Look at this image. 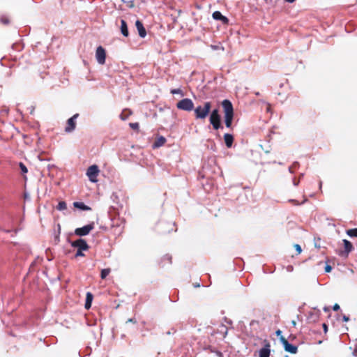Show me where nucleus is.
Masks as SVG:
<instances>
[{"instance_id": "nucleus-21", "label": "nucleus", "mask_w": 357, "mask_h": 357, "mask_svg": "<svg viewBox=\"0 0 357 357\" xmlns=\"http://www.w3.org/2000/svg\"><path fill=\"white\" fill-rule=\"evenodd\" d=\"M166 142V139L162 137V136H160V137L158 138V139L154 142V145L153 146L154 147H160L161 146H162Z\"/></svg>"}, {"instance_id": "nucleus-49", "label": "nucleus", "mask_w": 357, "mask_h": 357, "mask_svg": "<svg viewBox=\"0 0 357 357\" xmlns=\"http://www.w3.org/2000/svg\"><path fill=\"white\" fill-rule=\"evenodd\" d=\"M286 2H288V3H294L296 0H284Z\"/></svg>"}, {"instance_id": "nucleus-5", "label": "nucleus", "mask_w": 357, "mask_h": 357, "mask_svg": "<svg viewBox=\"0 0 357 357\" xmlns=\"http://www.w3.org/2000/svg\"><path fill=\"white\" fill-rule=\"evenodd\" d=\"M79 116V114H74L72 117L68 119L66 126L65 127V132L70 133L75 130L76 128V120Z\"/></svg>"}, {"instance_id": "nucleus-53", "label": "nucleus", "mask_w": 357, "mask_h": 357, "mask_svg": "<svg viewBox=\"0 0 357 357\" xmlns=\"http://www.w3.org/2000/svg\"><path fill=\"white\" fill-rule=\"evenodd\" d=\"M324 311H327V310H328V307H325L324 308Z\"/></svg>"}, {"instance_id": "nucleus-6", "label": "nucleus", "mask_w": 357, "mask_h": 357, "mask_svg": "<svg viewBox=\"0 0 357 357\" xmlns=\"http://www.w3.org/2000/svg\"><path fill=\"white\" fill-rule=\"evenodd\" d=\"M94 228V222H91L82 227L77 228L75 230V234L79 236H84L89 234V232Z\"/></svg>"}, {"instance_id": "nucleus-39", "label": "nucleus", "mask_w": 357, "mask_h": 357, "mask_svg": "<svg viewBox=\"0 0 357 357\" xmlns=\"http://www.w3.org/2000/svg\"><path fill=\"white\" fill-rule=\"evenodd\" d=\"M126 323H133V324H136L137 323V321L135 318H130V319H128V321H126Z\"/></svg>"}, {"instance_id": "nucleus-41", "label": "nucleus", "mask_w": 357, "mask_h": 357, "mask_svg": "<svg viewBox=\"0 0 357 357\" xmlns=\"http://www.w3.org/2000/svg\"><path fill=\"white\" fill-rule=\"evenodd\" d=\"M349 320V317L348 316H347V315H345V314H344V315L342 316V321H343L347 322V321H348Z\"/></svg>"}, {"instance_id": "nucleus-32", "label": "nucleus", "mask_w": 357, "mask_h": 357, "mask_svg": "<svg viewBox=\"0 0 357 357\" xmlns=\"http://www.w3.org/2000/svg\"><path fill=\"white\" fill-rule=\"evenodd\" d=\"M294 248L298 254H300L302 252V248L298 244H295Z\"/></svg>"}, {"instance_id": "nucleus-36", "label": "nucleus", "mask_w": 357, "mask_h": 357, "mask_svg": "<svg viewBox=\"0 0 357 357\" xmlns=\"http://www.w3.org/2000/svg\"><path fill=\"white\" fill-rule=\"evenodd\" d=\"M332 270L331 266L326 264L325 266V272L326 273H330Z\"/></svg>"}, {"instance_id": "nucleus-27", "label": "nucleus", "mask_w": 357, "mask_h": 357, "mask_svg": "<svg viewBox=\"0 0 357 357\" xmlns=\"http://www.w3.org/2000/svg\"><path fill=\"white\" fill-rule=\"evenodd\" d=\"M171 93L172 94H180L181 96H183L184 94L180 89H174L171 90Z\"/></svg>"}, {"instance_id": "nucleus-31", "label": "nucleus", "mask_w": 357, "mask_h": 357, "mask_svg": "<svg viewBox=\"0 0 357 357\" xmlns=\"http://www.w3.org/2000/svg\"><path fill=\"white\" fill-rule=\"evenodd\" d=\"M211 47L213 50H224V47L222 46H220V45H212L211 46Z\"/></svg>"}, {"instance_id": "nucleus-22", "label": "nucleus", "mask_w": 357, "mask_h": 357, "mask_svg": "<svg viewBox=\"0 0 357 357\" xmlns=\"http://www.w3.org/2000/svg\"><path fill=\"white\" fill-rule=\"evenodd\" d=\"M131 114H132L131 111H130L129 109H126L123 110V112L120 114V118L121 119V120L125 121V120H126L128 118V116Z\"/></svg>"}, {"instance_id": "nucleus-12", "label": "nucleus", "mask_w": 357, "mask_h": 357, "mask_svg": "<svg viewBox=\"0 0 357 357\" xmlns=\"http://www.w3.org/2000/svg\"><path fill=\"white\" fill-rule=\"evenodd\" d=\"M343 244H344V250L342 251L340 253V255L341 256H347L349 255V253L351 252L354 250V246H353L352 243L347 239L343 240Z\"/></svg>"}, {"instance_id": "nucleus-38", "label": "nucleus", "mask_w": 357, "mask_h": 357, "mask_svg": "<svg viewBox=\"0 0 357 357\" xmlns=\"http://www.w3.org/2000/svg\"><path fill=\"white\" fill-rule=\"evenodd\" d=\"M176 331V329L174 327H172L171 328V331H169L166 333L167 335H171L172 333H175Z\"/></svg>"}, {"instance_id": "nucleus-52", "label": "nucleus", "mask_w": 357, "mask_h": 357, "mask_svg": "<svg viewBox=\"0 0 357 357\" xmlns=\"http://www.w3.org/2000/svg\"><path fill=\"white\" fill-rule=\"evenodd\" d=\"M321 185H322V182L320 181V183H319V188H321Z\"/></svg>"}, {"instance_id": "nucleus-23", "label": "nucleus", "mask_w": 357, "mask_h": 357, "mask_svg": "<svg viewBox=\"0 0 357 357\" xmlns=\"http://www.w3.org/2000/svg\"><path fill=\"white\" fill-rule=\"evenodd\" d=\"M66 208H67V205H66V202H64V201H60L56 207V208L58 211H63V210L66 209Z\"/></svg>"}, {"instance_id": "nucleus-45", "label": "nucleus", "mask_w": 357, "mask_h": 357, "mask_svg": "<svg viewBox=\"0 0 357 357\" xmlns=\"http://www.w3.org/2000/svg\"><path fill=\"white\" fill-rule=\"evenodd\" d=\"M275 333H276V335H277V336H280V338L281 337V336H282V331H281L280 330H278V331L275 332Z\"/></svg>"}, {"instance_id": "nucleus-17", "label": "nucleus", "mask_w": 357, "mask_h": 357, "mask_svg": "<svg viewBox=\"0 0 357 357\" xmlns=\"http://www.w3.org/2000/svg\"><path fill=\"white\" fill-rule=\"evenodd\" d=\"M224 140L227 148H231L234 142V136L231 134L226 133L224 135Z\"/></svg>"}, {"instance_id": "nucleus-9", "label": "nucleus", "mask_w": 357, "mask_h": 357, "mask_svg": "<svg viewBox=\"0 0 357 357\" xmlns=\"http://www.w3.org/2000/svg\"><path fill=\"white\" fill-rule=\"evenodd\" d=\"M71 245L72 247L76 248L77 250H87L89 249V245L86 241L82 238H79L75 241L71 242Z\"/></svg>"}, {"instance_id": "nucleus-10", "label": "nucleus", "mask_w": 357, "mask_h": 357, "mask_svg": "<svg viewBox=\"0 0 357 357\" xmlns=\"http://www.w3.org/2000/svg\"><path fill=\"white\" fill-rule=\"evenodd\" d=\"M175 226V223L173 222H161L158 225V229L161 230V232L163 234L169 233L171 231L174 230V227Z\"/></svg>"}, {"instance_id": "nucleus-15", "label": "nucleus", "mask_w": 357, "mask_h": 357, "mask_svg": "<svg viewBox=\"0 0 357 357\" xmlns=\"http://www.w3.org/2000/svg\"><path fill=\"white\" fill-rule=\"evenodd\" d=\"M270 353V344L267 343L259 351V357H269Z\"/></svg>"}, {"instance_id": "nucleus-56", "label": "nucleus", "mask_w": 357, "mask_h": 357, "mask_svg": "<svg viewBox=\"0 0 357 357\" xmlns=\"http://www.w3.org/2000/svg\"><path fill=\"white\" fill-rule=\"evenodd\" d=\"M195 287H199V284H195Z\"/></svg>"}, {"instance_id": "nucleus-44", "label": "nucleus", "mask_w": 357, "mask_h": 357, "mask_svg": "<svg viewBox=\"0 0 357 357\" xmlns=\"http://www.w3.org/2000/svg\"><path fill=\"white\" fill-rule=\"evenodd\" d=\"M322 326H323V328H324V332H325V333H326V332H327V331H328V326H327V324H325V323H324V324H322Z\"/></svg>"}, {"instance_id": "nucleus-28", "label": "nucleus", "mask_w": 357, "mask_h": 357, "mask_svg": "<svg viewBox=\"0 0 357 357\" xmlns=\"http://www.w3.org/2000/svg\"><path fill=\"white\" fill-rule=\"evenodd\" d=\"M0 21L3 24H8L9 23V19L7 16L3 15L0 17Z\"/></svg>"}, {"instance_id": "nucleus-3", "label": "nucleus", "mask_w": 357, "mask_h": 357, "mask_svg": "<svg viewBox=\"0 0 357 357\" xmlns=\"http://www.w3.org/2000/svg\"><path fill=\"white\" fill-rule=\"evenodd\" d=\"M176 107L178 109L190 112L194 109V103L190 98H183L176 103Z\"/></svg>"}, {"instance_id": "nucleus-4", "label": "nucleus", "mask_w": 357, "mask_h": 357, "mask_svg": "<svg viewBox=\"0 0 357 357\" xmlns=\"http://www.w3.org/2000/svg\"><path fill=\"white\" fill-rule=\"evenodd\" d=\"M99 172L100 171L98 167L96 165H93L87 169L86 176H88L91 182H97V176L98 175Z\"/></svg>"}, {"instance_id": "nucleus-7", "label": "nucleus", "mask_w": 357, "mask_h": 357, "mask_svg": "<svg viewBox=\"0 0 357 357\" xmlns=\"http://www.w3.org/2000/svg\"><path fill=\"white\" fill-rule=\"evenodd\" d=\"M281 343L282 344L284 349L286 351L291 354H296L298 351L297 346L289 343L283 336L280 338Z\"/></svg>"}, {"instance_id": "nucleus-13", "label": "nucleus", "mask_w": 357, "mask_h": 357, "mask_svg": "<svg viewBox=\"0 0 357 357\" xmlns=\"http://www.w3.org/2000/svg\"><path fill=\"white\" fill-rule=\"evenodd\" d=\"M212 17L215 20L221 21L224 24H227L229 23V19L224 16L220 11L213 12Z\"/></svg>"}, {"instance_id": "nucleus-26", "label": "nucleus", "mask_w": 357, "mask_h": 357, "mask_svg": "<svg viewBox=\"0 0 357 357\" xmlns=\"http://www.w3.org/2000/svg\"><path fill=\"white\" fill-rule=\"evenodd\" d=\"M19 167L20 168V170L21 172L23 173V174H26L28 172V169H27V167H26V165L23 163V162H20L19 163Z\"/></svg>"}, {"instance_id": "nucleus-46", "label": "nucleus", "mask_w": 357, "mask_h": 357, "mask_svg": "<svg viewBox=\"0 0 357 357\" xmlns=\"http://www.w3.org/2000/svg\"><path fill=\"white\" fill-rule=\"evenodd\" d=\"M222 328L225 330V333H224L225 336V335L227 334V331H228V330H227V327H226V326H222Z\"/></svg>"}, {"instance_id": "nucleus-34", "label": "nucleus", "mask_w": 357, "mask_h": 357, "mask_svg": "<svg viewBox=\"0 0 357 357\" xmlns=\"http://www.w3.org/2000/svg\"><path fill=\"white\" fill-rule=\"evenodd\" d=\"M162 260H167L170 264L172 263V257L169 255H165Z\"/></svg>"}, {"instance_id": "nucleus-57", "label": "nucleus", "mask_w": 357, "mask_h": 357, "mask_svg": "<svg viewBox=\"0 0 357 357\" xmlns=\"http://www.w3.org/2000/svg\"><path fill=\"white\" fill-rule=\"evenodd\" d=\"M195 287H199V284H195Z\"/></svg>"}, {"instance_id": "nucleus-11", "label": "nucleus", "mask_w": 357, "mask_h": 357, "mask_svg": "<svg viewBox=\"0 0 357 357\" xmlns=\"http://www.w3.org/2000/svg\"><path fill=\"white\" fill-rule=\"evenodd\" d=\"M222 106L224 109L225 114H234V107L230 100L225 99L222 102Z\"/></svg>"}, {"instance_id": "nucleus-16", "label": "nucleus", "mask_w": 357, "mask_h": 357, "mask_svg": "<svg viewBox=\"0 0 357 357\" xmlns=\"http://www.w3.org/2000/svg\"><path fill=\"white\" fill-rule=\"evenodd\" d=\"M120 29H121V33L123 36L128 37L129 36L128 28V25H127L126 20H121Z\"/></svg>"}, {"instance_id": "nucleus-1", "label": "nucleus", "mask_w": 357, "mask_h": 357, "mask_svg": "<svg viewBox=\"0 0 357 357\" xmlns=\"http://www.w3.org/2000/svg\"><path fill=\"white\" fill-rule=\"evenodd\" d=\"M211 109V103L210 102H205L203 106L199 105L194 108L196 119H204L210 113Z\"/></svg>"}, {"instance_id": "nucleus-30", "label": "nucleus", "mask_w": 357, "mask_h": 357, "mask_svg": "<svg viewBox=\"0 0 357 357\" xmlns=\"http://www.w3.org/2000/svg\"><path fill=\"white\" fill-rule=\"evenodd\" d=\"M129 126L133 130H138L139 128L138 123H130Z\"/></svg>"}, {"instance_id": "nucleus-58", "label": "nucleus", "mask_w": 357, "mask_h": 357, "mask_svg": "<svg viewBox=\"0 0 357 357\" xmlns=\"http://www.w3.org/2000/svg\"><path fill=\"white\" fill-rule=\"evenodd\" d=\"M6 232L9 233V232H10V230H6Z\"/></svg>"}, {"instance_id": "nucleus-18", "label": "nucleus", "mask_w": 357, "mask_h": 357, "mask_svg": "<svg viewBox=\"0 0 357 357\" xmlns=\"http://www.w3.org/2000/svg\"><path fill=\"white\" fill-rule=\"evenodd\" d=\"M73 206L75 208L80 210V211H90L91 208L86 205L84 202H73Z\"/></svg>"}, {"instance_id": "nucleus-51", "label": "nucleus", "mask_w": 357, "mask_h": 357, "mask_svg": "<svg viewBox=\"0 0 357 357\" xmlns=\"http://www.w3.org/2000/svg\"><path fill=\"white\" fill-rule=\"evenodd\" d=\"M303 176H304V174L303 173L300 174V178H303Z\"/></svg>"}, {"instance_id": "nucleus-42", "label": "nucleus", "mask_w": 357, "mask_h": 357, "mask_svg": "<svg viewBox=\"0 0 357 357\" xmlns=\"http://www.w3.org/2000/svg\"><path fill=\"white\" fill-rule=\"evenodd\" d=\"M300 181H296L295 178L293 179V184L294 186H298L299 184Z\"/></svg>"}, {"instance_id": "nucleus-14", "label": "nucleus", "mask_w": 357, "mask_h": 357, "mask_svg": "<svg viewBox=\"0 0 357 357\" xmlns=\"http://www.w3.org/2000/svg\"><path fill=\"white\" fill-rule=\"evenodd\" d=\"M135 26L137 29L139 36L141 38H144L146 36V31L140 20H137L135 22Z\"/></svg>"}, {"instance_id": "nucleus-25", "label": "nucleus", "mask_w": 357, "mask_h": 357, "mask_svg": "<svg viewBox=\"0 0 357 357\" xmlns=\"http://www.w3.org/2000/svg\"><path fill=\"white\" fill-rule=\"evenodd\" d=\"M111 270L110 268H104L101 271L100 278L102 279L106 278V277L109 274Z\"/></svg>"}, {"instance_id": "nucleus-54", "label": "nucleus", "mask_w": 357, "mask_h": 357, "mask_svg": "<svg viewBox=\"0 0 357 357\" xmlns=\"http://www.w3.org/2000/svg\"><path fill=\"white\" fill-rule=\"evenodd\" d=\"M292 324L295 326V325H296V321H292Z\"/></svg>"}, {"instance_id": "nucleus-19", "label": "nucleus", "mask_w": 357, "mask_h": 357, "mask_svg": "<svg viewBox=\"0 0 357 357\" xmlns=\"http://www.w3.org/2000/svg\"><path fill=\"white\" fill-rule=\"evenodd\" d=\"M93 296L91 292H87L86 296L85 308L89 309L91 307Z\"/></svg>"}, {"instance_id": "nucleus-2", "label": "nucleus", "mask_w": 357, "mask_h": 357, "mask_svg": "<svg viewBox=\"0 0 357 357\" xmlns=\"http://www.w3.org/2000/svg\"><path fill=\"white\" fill-rule=\"evenodd\" d=\"M209 121L213 129L218 130L223 128L221 123V116L219 114L218 109H214L211 112Z\"/></svg>"}, {"instance_id": "nucleus-55", "label": "nucleus", "mask_w": 357, "mask_h": 357, "mask_svg": "<svg viewBox=\"0 0 357 357\" xmlns=\"http://www.w3.org/2000/svg\"><path fill=\"white\" fill-rule=\"evenodd\" d=\"M58 227H59V230L60 231V229H61L60 225H58Z\"/></svg>"}, {"instance_id": "nucleus-24", "label": "nucleus", "mask_w": 357, "mask_h": 357, "mask_svg": "<svg viewBox=\"0 0 357 357\" xmlns=\"http://www.w3.org/2000/svg\"><path fill=\"white\" fill-rule=\"evenodd\" d=\"M347 234L350 237H357V228L347 230Z\"/></svg>"}, {"instance_id": "nucleus-20", "label": "nucleus", "mask_w": 357, "mask_h": 357, "mask_svg": "<svg viewBox=\"0 0 357 357\" xmlns=\"http://www.w3.org/2000/svg\"><path fill=\"white\" fill-rule=\"evenodd\" d=\"M233 119L234 114H225V123L227 128H230L231 127Z\"/></svg>"}, {"instance_id": "nucleus-8", "label": "nucleus", "mask_w": 357, "mask_h": 357, "mask_svg": "<svg viewBox=\"0 0 357 357\" xmlns=\"http://www.w3.org/2000/svg\"><path fill=\"white\" fill-rule=\"evenodd\" d=\"M96 59L97 62L100 65H103L105 63L106 52L102 46H98L97 47L96 51Z\"/></svg>"}, {"instance_id": "nucleus-33", "label": "nucleus", "mask_w": 357, "mask_h": 357, "mask_svg": "<svg viewBox=\"0 0 357 357\" xmlns=\"http://www.w3.org/2000/svg\"><path fill=\"white\" fill-rule=\"evenodd\" d=\"M83 251L84 250H77L75 257H83L84 255V253H83Z\"/></svg>"}, {"instance_id": "nucleus-43", "label": "nucleus", "mask_w": 357, "mask_h": 357, "mask_svg": "<svg viewBox=\"0 0 357 357\" xmlns=\"http://www.w3.org/2000/svg\"><path fill=\"white\" fill-rule=\"evenodd\" d=\"M298 166H299L298 162H294L291 167H292V168H297Z\"/></svg>"}, {"instance_id": "nucleus-48", "label": "nucleus", "mask_w": 357, "mask_h": 357, "mask_svg": "<svg viewBox=\"0 0 357 357\" xmlns=\"http://www.w3.org/2000/svg\"><path fill=\"white\" fill-rule=\"evenodd\" d=\"M289 172L291 174H293V173H294V171H293V168H292V167H289Z\"/></svg>"}, {"instance_id": "nucleus-40", "label": "nucleus", "mask_w": 357, "mask_h": 357, "mask_svg": "<svg viewBox=\"0 0 357 357\" xmlns=\"http://www.w3.org/2000/svg\"><path fill=\"white\" fill-rule=\"evenodd\" d=\"M333 310L334 311H337V310H340V305H339L338 304L335 303V304L333 305Z\"/></svg>"}, {"instance_id": "nucleus-47", "label": "nucleus", "mask_w": 357, "mask_h": 357, "mask_svg": "<svg viewBox=\"0 0 357 357\" xmlns=\"http://www.w3.org/2000/svg\"><path fill=\"white\" fill-rule=\"evenodd\" d=\"M293 270V266H287V271H291Z\"/></svg>"}, {"instance_id": "nucleus-29", "label": "nucleus", "mask_w": 357, "mask_h": 357, "mask_svg": "<svg viewBox=\"0 0 357 357\" xmlns=\"http://www.w3.org/2000/svg\"><path fill=\"white\" fill-rule=\"evenodd\" d=\"M307 201V199H305L301 203L298 202L297 200L296 199H289V202L295 204V205H301V204H303L304 203H305Z\"/></svg>"}, {"instance_id": "nucleus-35", "label": "nucleus", "mask_w": 357, "mask_h": 357, "mask_svg": "<svg viewBox=\"0 0 357 357\" xmlns=\"http://www.w3.org/2000/svg\"><path fill=\"white\" fill-rule=\"evenodd\" d=\"M314 246L317 248H319L321 246L319 244H318V241H319L321 240V238L319 237H318L317 238L316 237H314Z\"/></svg>"}, {"instance_id": "nucleus-37", "label": "nucleus", "mask_w": 357, "mask_h": 357, "mask_svg": "<svg viewBox=\"0 0 357 357\" xmlns=\"http://www.w3.org/2000/svg\"><path fill=\"white\" fill-rule=\"evenodd\" d=\"M20 46V44L18 43H14L12 45V49L14 50H17L19 51L20 49H18V47Z\"/></svg>"}, {"instance_id": "nucleus-50", "label": "nucleus", "mask_w": 357, "mask_h": 357, "mask_svg": "<svg viewBox=\"0 0 357 357\" xmlns=\"http://www.w3.org/2000/svg\"><path fill=\"white\" fill-rule=\"evenodd\" d=\"M7 75L9 77L11 75V72L10 70H8V73H7Z\"/></svg>"}]
</instances>
